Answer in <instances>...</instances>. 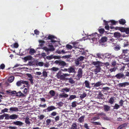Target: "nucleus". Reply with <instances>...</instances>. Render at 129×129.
Instances as JSON below:
<instances>
[{
  "mask_svg": "<svg viewBox=\"0 0 129 129\" xmlns=\"http://www.w3.org/2000/svg\"><path fill=\"white\" fill-rule=\"evenodd\" d=\"M22 84H25L27 86L29 85L28 82V81H24L22 80L18 81L16 83V85L17 86H20Z\"/></svg>",
  "mask_w": 129,
  "mask_h": 129,
  "instance_id": "5",
  "label": "nucleus"
},
{
  "mask_svg": "<svg viewBox=\"0 0 129 129\" xmlns=\"http://www.w3.org/2000/svg\"><path fill=\"white\" fill-rule=\"evenodd\" d=\"M54 62L56 64H58L59 65L62 67H64L65 66H67L66 65L67 64L66 62L61 60H56Z\"/></svg>",
  "mask_w": 129,
  "mask_h": 129,
  "instance_id": "3",
  "label": "nucleus"
},
{
  "mask_svg": "<svg viewBox=\"0 0 129 129\" xmlns=\"http://www.w3.org/2000/svg\"><path fill=\"white\" fill-rule=\"evenodd\" d=\"M48 46L50 48H48L46 47H44L43 48V49L47 52L48 54L49 53L48 52L49 51H53L55 50V48L52 45H49Z\"/></svg>",
  "mask_w": 129,
  "mask_h": 129,
  "instance_id": "2",
  "label": "nucleus"
},
{
  "mask_svg": "<svg viewBox=\"0 0 129 129\" xmlns=\"http://www.w3.org/2000/svg\"><path fill=\"white\" fill-rule=\"evenodd\" d=\"M128 51L129 52V50L127 49L123 50H122V53L124 54L127 53Z\"/></svg>",
  "mask_w": 129,
  "mask_h": 129,
  "instance_id": "50",
  "label": "nucleus"
},
{
  "mask_svg": "<svg viewBox=\"0 0 129 129\" xmlns=\"http://www.w3.org/2000/svg\"><path fill=\"white\" fill-rule=\"evenodd\" d=\"M121 48V47L119 46H116L114 48V50L116 51H118Z\"/></svg>",
  "mask_w": 129,
  "mask_h": 129,
  "instance_id": "42",
  "label": "nucleus"
},
{
  "mask_svg": "<svg viewBox=\"0 0 129 129\" xmlns=\"http://www.w3.org/2000/svg\"><path fill=\"white\" fill-rule=\"evenodd\" d=\"M55 38L54 36L49 35L47 38L49 40H51V42L52 43L55 42H56V41L54 40L53 39Z\"/></svg>",
  "mask_w": 129,
  "mask_h": 129,
  "instance_id": "11",
  "label": "nucleus"
},
{
  "mask_svg": "<svg viewBox=\"0 0 129 129\" xmlns=\"http://www.w3.org/2000/svg\"><path fill=\"white\" fill-rule=\"evenodd\" d=\"M43 76H42L45 77V78L47 77V72L46 71H43ZM42 76H41L42 77Z\"/></svg>",
  "mask_w": 129,
  "mask_h": 129,
  "instance_id": "43",
  "label": "nucleus"
},
{
  "mask_svg": "<svg viewBox=\"0 0 129 129\" xmlns=\"http://www.w3.org/2000/svg\"><path fill=\"white\" fill-rule=\"evenodd\" d=\"M99 31L101 34H103L105 32V30L103 28H100L98 29Z\"/></svg>",
  "mask_w": 129,
  "mask_h": 129,
  "instance_id": "38",
  "label": "nucleus"
},
{
  "mask_svg": "<svg viewBox=\"0 0 129 129\" xmlns=\"http://www.w3.org/2000/svg\"><path fill=\"white\" fill-rule=\"evenodd\" d=\"M53 58V55H51L50 56H48L46 57V58L49 60H51Z\"/></svg>",
  "mask_w": 129,
  "mask_h": 129,
  "instance_id": "49",
  "label": "nucleus"
},
{
  "mask_svg": "<svg viewBox=\"0 0 129 129\" xmlns=\"http://www.w3.org/2000/svg\"><path fill=\"white\" fill-rule=\"evenodd\" d=\"M120 105L117 104H116L114 106V109H117L120 108Z\"/></svg>",
  "mask_w": 129,
  "mask_h": 129,
  "instance_id": "39",
  "label": "nucleus"
},
{
  "mask_svg": "<svg viewBox=\"0 0 129 129\" xmlns=\"http://www.w3.org/2000/svg\"><path fill=\"white\" fill-rule=\"evenodd\" d=\"M124 102V101L122 100H121L119 102V104H120V105H119L120 106H122Z\"/></svg>",
  "mask_w": 129,
  "mask_h": 129,
  "instance_id": "55",
  "label": "nucleus"
},
{
  "mask_svg": "<svg viewBox=\"0 0 129 129\" xmlns=\"http://www.w3.org/2000/svg\"><path fill=\"white\" fill-rule=\"evenodd\" d=\"M92 85H94L93 87H99L102 85L101 81L98 82L96 83H93L91 84Z\"/></svg>",
  "mask_w": 129,
  "mask_h": 129,
  "instance_id": "12",
  "label": "nucleus"
},
{
  "mask_svg": "<svg viewBox=\"0 0 129 129\" xmlns=\"http://www.w3.org/2000/svg\"><path fill=\"white\" fill-rule=\"evenodd\" d=\"M58 68H56L55 67H53L51 69V70L54 71H57L58 70Z\"/></svg>",
  "mask_w": 129,
  "mask_h": 129,
  "instance_id": "58",
  "label": "nucleus"
},
{
  "mask_svg": "<svg viewBox=\"0 0 129 129\" xmlns=\"http://www.w3.org/2000/svg\"><path fill=\"white\" fill-rule=\"evenodd\" d=\"M34 62L33 61H30L28 62V65L29 66H31L32 65H33V63Z\"/></svg>",
  "mask_w": 129,
  "mask_h": 129,
  "instance_id": "62",
  "label": "nucleus"
},
{
  "mask_svg": "<svg viewBox=\"0 0 129 129\" xmlns=\"http://www.w3.org/2000/svg\"><path fill=\"white\" fill-rule=\"evenodd\" d=\"M84 84L86 87L88 88H91L90 86V83L88 81L85 80L84 82Z\"/></svg>",
  "mask_w": 129,
  "mask_h": 129,
  "instance_id": "20",
  "label": "nucleus"
},
{
  "mask_svg": "<svg viewBox=\"0 0 129 129\" xmlns=\"http://www.w3.org/2000/svg\"><path fill=\"white\" fill-rule=\"evenodd\" d=\"M84 58V57L83 56H81L77 59H78V61H79L80 62L82 61L83 60Z\"/></svg>",
  "mask_w": 129,
  "mask_h": 129,
  "instance_id": "40",
  "label": "nucleus"
},
{
  "mask_svg": "<svg viewBox=\"0 0 129 129\" xmlns=\"http://www.w3.org/2000/svg\"><path fill=\"white\" fill-rule=\"evenodd\" d=\"M104 110L106 112H108L110 110V107L108 105H105L104 106Z\"/></svg>",
  "mask_w": 129,
  "mask_h": 129,
  "instance_id": "13",
  "label": "nucleus"
},
{
  "mask_svg": "<svg viewBox=\"0 0 129 129\" xmlns=\"http://www.w3.org/2000/svg\"><path fill=\"white\" fill-rule=\"evenodd\" d=\"M29 50V53L31 55H33L36 52L35 50L33 48H29L27 50Z\"/></svg>",
  "mask_w": 129,
  "mask_h": 129,
  "instance_id": "22",
  "label": "nucleus"
},
{
  "mask_svg": "<svg viewBox=\"0 0 129 129\" xmlns=\"http://www.w3.org/2000/svg\"><path fill=\"white\" fill-rule=\"evenodd\" d=\"M76 102L74 101L72 103V106L73 107H75L76 106Z\"/></svg>",
  "mask_w": 129,
  "mask_h": 129,
  "instance_id": "56",
  "label": "nucleus"
},
{
  "mask_svg": "<svg viewBox=\"0 0 129 129\" xmlns=\"http://www.w3.org/2000/svg\"><path fill=\"white\" fill-rule=\"evenodd\" d=\"M119 23L121 24L124 25V24L126 22V21L125 20L123 19H121L119 20Z\"/></svg>",
  "mask_w": 129,
  "mask_h": 129,
  "instance_id": "23",
  "label": "nucleus"
},
{
  "mask_svg": "<svg viewBox=\"0 0 129 129\" xmlns=\"http://www.w3.org/2000/svg\"><path fill=\"white\" fill-rule=\"evenodd\" d=\"M50 94L52 96H54L55 94V91L53 90H51L49 92Z\"/></svg>",
  "mask_w": 129,
  "mask_h": 129,
  "instance_id": "34",
  "label": "nucleus"
},
{
  "mask_svg": "<svg viewBox=\"0 0 129 129\" xmlns=\"http://www.w3.org/2000/svg\"><path fill=\"white\" fill-rule=\"evenodd\" d=\"M32 58V57L31 55H28L24 57L23 59L25 61H26L28 60L31 59Z\"/></svg>",
  "mask_w": 129,
  "mask_h": 129,
  "instance_id": "16",
  "label": "nucleus"
},
{
  "mask_svg": "<svg viewBox=\"0 0 129 129\" xmlns=\"http://www.w3.org/2000/svg\"><path fill=\"white\" fill-rule=\"evenodd\" d=\"M70 90V88H66L62 89V91L63 92H64V91H65L66 92H69Z\"/></svg>",
  "mask_w": 129,
  "mask_h": 129,
  "instance_id": "30",
  "label": "nucleus"
},
{
  "mask_svg": "<svg viewBox=\"0 0 129 129\" xmlns=\"http://www.w3.org/2000/svg\"><path fill=\"white\" fill-rule=\"evenodd\" d=\"M12 124L18 126H21L24 124L22 122L19 121H14L12 122Z\"/></svg>",
  "mask_w": 129,
  "mask_h": 129,
  "instance_id": "8",
  "label": "nucleus"
},
{
  "mask_svg": "<svg viewBox=\"0 0 129 129\" xmlns=\"http://www.w3.org/2000/svg\"><path fill=\"white\" fill-rule=\"evenodd\" d=\"M36 65H38L39 66L42 67L44 65V63L42 62H39L38 64H36Z\"/></svg>",
  "mask_w": 129,
  "mask_h": 129,
  "instance_id": "46",
  "label": "nucleus"
},
{
  "mask_svg": "<svg viewBox=\"0 0 129 129\" xmlns=\"http://www.w3.org/2000/svg\"><path fill=\"white\" fill-rule=\"evenodd\" d=\"M87 95L86 93H84L83 94H81L80 96L81 99H82L85 97Z\"/></svg>",
  "mask_w": 129,
  "mask_h": 129,
  "instance_id": "31",
  "label": "nucleus"
},
{
  "mask_svg": "<svg viewBox=\"0 0 129 129\" xmlns=\"http://www.w3.org/2000/svg\"><path fill=\"white\" fill-rule=\"evenodd\" d=\"M104 95L102 94V93L101 92H100L98 95V99H102L103 98H102V97H103Z\"/></svg>",
  "mask_w": 129,
  "mask_h": 129,
  "instance_id": "33",
  "label": "nucleus"
},
{
  "mask_svg": "<svg viewBox=\"0 0 129 129\" xmlns=\"http://www.w3.org/2000/svg\"><path fill=\"white\" fill-rule=\"evenodd\" d=\"M29 118L28 117H26L25 119V122L26 124L28 125H30V122L29 121Z\"/></svg>",
  "mask_w": 129,
  "mask_h": 129,
  "instance_id": "25",
  "label": "nucleus"
},
{
  "mask_svg": "<svg viewBox=\"0 0 129 129\" xmlns=\"http://www.w3.org/2000/svg\"><path fill=\"white\" fill-rule=\"evenodd\" d=\"M76 98V96L75 95H70L69 99L70 100H72Z\"/></svg>",
  "mask_w": 129,
  "mask_h": 129,
  "instance_id": "37",
  "label": "nucleus"
},
{
  "mask_svg": "<svg viewBox=\"0 0 129 129\" xmlns=\"http://www.w3.org/2000/svg\"><path fill=\"white\" fill-rule=\"evenodd\" d=\"M115 77L118 79H125V76L123 73H119L117 74Z\"/></svg>",
  "mask_w": 129,
  "mask_h": 129,
  "instance_id": "6",
  "label": "nucleus"
},
{
  "mask_svg": "<svg viewBox=\"0 0 129 129\" xmlns=\"http://www.w3.org/2000/svg\"><path fill=\"white\" fill-rule=\"evenodd\" d=\"M121 34L119 32H116L114 33V37L115 38H119L121 37Z\"/></svg>",
  "mask_w": 129,
  "mask_h": 129,
  "instance_id": "15",
  "label": "nucleus"
},
{
  "mask_svg": "<svg viewBox=\"0 0 129 129\" xmlns=\"http://www.w3.org/2000/svg\"><path fill=\"white\" fill-rule=\"evenodd\" d=\"M77 125L76 123H73L71 127V129H77Z\"/></svg>",
  "mask_w": 129,
  "mask_h": 129,
  "instance_id": "26",
  "label": "nucleus"
},
{
  "mask_svg": "<svg viewBox=\"0 0 129 129\" xmlns=\"http://www.w3.org/2000/svg\"><path fill=\"white\" fill-rule=\"evenodd\" d=\"M59 96L61 98H67L68 95L65 93H63L62 94H59Z\"/></svg>",
  "mask_w": 129,
  "mask_h": 129,
  "instance_id": "28",
  "label": "nucleus"
},
{
  "mask_svg": "<svg viewBox=\"0 0 129 129\" xmlns=\"http://www.w3.org/2000/svg\"><path fill=\"white\" fill-rule=\"evenodd\" d=\"M53 58L54 59H60V57L59 56H53Z\"/></svg>",
  "mask_w": 129,
  "mask_h": 129,
  "instance_id": "59",
  "label": "nucleus"
},
{
  "mask_svg": "<svg viewBox=\"0 0 129 129\" xmlns=\"http://www.w3.org/2000/svg\"><path fill=\"white\" fill-rule=\"evenodd\" d=\"M107 38L106 37H104L101 38L100 40V42L101 43H104L107 40Z\"/></svg>",
  "mask_w": 129,
  "mask_h": 129,
  "instance_id": "24",
  "label": "nucleus"
},
{
  "mask_svg": "<svg viewBox=\"0 0 129 129\" xmlns=\"http://www.w3.org/2000/svg\"><path fill=\"white\" fill-rule=\"evenodd\" d=\"M116 69L117 68L114 67L113 68L110 69L109 70L111 72H112L115 71L116 70Z\"/></svg>",
  "mask_w": 129,
  "mask_h": 129,
  "instance_id": "47",
  "label": "nucleus"
},
{
  "mask_svg": "<svg viewBox=\"0 0 129 129\" xmlns=\"http://www.w3.org/2000/svg\"><path fill=\"white\" fill-rule=\"evenodd\" d=\"M51 120L49 119H48L46 121V124L47 126L51 124Z\"/></svg>",
  "mask_w": 129,
  "mask_h": 129,
  "instance_id": "35",
  "label": "nucleus"
},
{
  "mask_svg": "<svg viewBox=\"0 0 129 129\" xmlns=\"http://www.w3.org/2000/svg\"><path fill=\"white\" fill-rule=\"evenodd\" d=\"M57 113L55 112H52L50 114V115H51V117H52V116H55V115H56L57 114Z\"/></svg>",
  "mask_w": 129,
  "mask_h": 129,
  "instance_id": "51",
  "label": "nucleus"
},
{
  "mask_svg": "<svg viewBox=\"0 0 129 129\" xmlns=\"http://www.w3.org/2000/svg\"><path fill=\"white\" fill-rule=\"evenodd\" d=\"M45 116L44 115H41L39 116V117L40 120H42L44 118Z\"/></svg>",
  "mask_w": 129,
  "mask_h": 129,
  "instance_id": "60",
  "label": "nucleus"
},
{
  "mask_svg": "<svg viewBox=\"0 0 129 129\" xmlns=\"http://www.w3.org/2000/svg\"><path fill=\"white\" fill-rule=\"evenodd\" d=\"M110 22L113 25H115L117 23V22L114 20H111L110 21Z\"/></svg>",
  "mask_w": 129,
  "mask_h": 129,
  "instance_id": "52",
  "label": "nucleus"
},
{
  "mask_svg": "<svg viewBox=\"0 0 129 129\" xmlns=\"http://www.w3.org/2000/svg\"><path fill=\"white\" fill-rule=\"evenodd\" d=\"M125 32L127 34H129V28H126Z\"/></svg>",
  "mask_w": 129,
  "mask_h": 129,
  "instance_id": "63",
  "label": "nucleus"
},
{
  "mask_svg": "<svg viewBox=\"0 0 129 129\" xmlns=\"http://www.w3.org/2000/svg\"><path fill=\"white\" fill-rule=\"evenodd\" d=\"M68 72L70 73L75 72V69L73 68L72 67H70V68L68 69Z\"/></svg>",
  "mask_w": 129,
  "mask_h": 129,
  "instance_id": "17",
  "label": "nucleus"
},
{
  "mask_svg": "<svg viewBox=\"0 0 129 129\" xmlns=\"http://www.w3.org/2000/svg\"><path fill=\"white\" fill-rule=\"evenodd\" d=\"M48 110L49 112L51 111L56 109V108L54 106H51L47 107Z\"/></svg>",
  "mask_w": 129,
  "mask_h": 129,
  "instance_id": "19",
  "label": "nucleus"
},
{
  "mask_svg": "<svg viewBox=\"0 0 129 129\" xmlns=\"http://www.w3.org/2000/svg\"><path fill=\"white\" fill-rule=\"evenodd\" d=\"M104 22L105 23V25L106 26H108L109 25L108 23L110 22V21H106L105 20H103Z\"/></svg>",
  "mask_w": 129,
  "mask_h": 129,
  "instance_id": "61",
  "label": "nucleus"
},
{
  "mask_svg": "<svg viewBox=\"0 0 129 129\" xmlns=\"http://www.w3.org/2000/svg\"><path fill=\"white\" fill-rule=\"evenodd\" d=\"M126 28L123 27H120L119 28L118 30L122 32H125Z\"/></svg>",
  "mask_w": 129,
  "mask_h": 129,
  "instance_id": "32",
  "label": "nucleus"
},
{
  "mask_svg": "<svg viewBox=\"0 0 129 129\" xmlns=\"http://www.w3.org/2000/svg\"><path fill=\"white\" fill-rule=\"evenodd\" d=\"M114 96L111 97L108 102V103L111 104H113L114 102Z\"/></svg>",
  "mask_w": 129,
  "mask_h": 129,
  "instance_id": "18",
  "label": "nucleus"
},
{
  "mask_svg": "<svg viewBox=\"0 0 129 129\" xmlns=\"http://www.w3.org/2000/svg\"><path fill=\"white\" fill-rule=\"evenodd\" d=\"M83 71L82 70L81 68H79L77 76L78 79H77L79 80L82 77Z\"/></svg>",
  "mask_w": 129,
  "mask_h": 129,
  "instance_id": "7",
  "label": "nucleus"
},
{
  "mask_svg": "<svg viewBox=\"0 0 129 129\" xmlns=\"http://www.w3.org/2000/svg\"><path fill=\"white\" fill-rule=\"evenodd\" d=\"M66 48L68 49H71L73 48L72 47L71 45L69 44H67L66 45Z\"/></svg>",
  "mask_w": 129,
  "mask_h": 129,
  "instance_id": "48",
  "label": "nucleus"
},
{
  "mask_svg": "<svg viewBox=\"0 0 129 129\" xmlns=\"http://www.w3.org/2000/svg\"><path fill=\"white\" fill-rule=\"evenodd\" d=\"M69 83L70 84H73L74 83V80L72 78H70L69 79Z\"/></svg>",
  "mask_w": 129,
  "mask_h": 129,
  "instance_id": "44",
  "label": "nucleus"
},
{
  "mask_svg": "<svg viewBox=\"0 0 129 129\" xmlns=\"http://www.w3.org/2000/svg\"><path fill=\"white\" fill-rule=\"evenodd\" d=\"M61 72H59L56 75V77L57 78L59 79L60 76L61 75Z\"/></svg>",
  "mask_w": 129,
  "mask_h": 129,
  "instance_id": "53",
  "label": "nucleus"
},
{
  "mask_svg": "<svg viewBox=\"0 0 129 129\" xmlns=\"http://www.w3.org/2000/svg\"><path fill=\"white\" fill-rule=\"evenodd\" d=\"M14 77H11L10 78L8 79V81L9 82H12L14 80Z\"/></svg>",
  "mask_w": 129,
  "mask_h": 129,
  "instance_id": "41",
  "label": "nucleus"
},
{
  "mask_svg": "<svg viewBox=\"0 0 129 129\" xmlns=\"http://www.w3.org/2000/svg\"><path fill=\"white\" fill-rule=\"evenodd\" d=\"M16 95L19 97H24L25 96V95L22 93L21 91H19L17 92H16Z\"/></svg>",
  "mask_w": 129,
  "mask_h": 129,
  "instance_id": "14",
  "label": "nucleus"
},
{
  "mask_svg": "<svg viewBox=\"0 0 129 129\" xmlns=\"http://www.w3.org/2000/svg\"><path fill=\"white\" fill-rule=\"evenodd\" d=\"M11 46L12 47H14L17 48L18 46V45L17 43H15L14 45L12 44L11 45Z\"/></svg>",
  "mask_w": 129,
  "mask_h": 129,
  "instance_id": "36",
  "label": "nucleus"
},
{
  "mask_svg": "<svg viewBox=\"0 0 129 129\" xmlns=\"http://www.w3.org/2000/svg\"><path fill=\"white\" fill-rule=\"evenodd\" d=\"M97 115L99 116H105L106 115V114L105 113L102 112L101 113H98L97 114Z\"/></svg>",
  "mask_w": 129,
  "mask_h": 129,
  "instance_id": "45",
  "label": "nucleus"
},
{
  "mask_svg": "<svg viewBox=\"0 0 129 129\" xmlns=\"http://www.w3.org/2000/svg\"><path fill=\"white\" fill-rule=\"evenodd\" d=\"M101 62L99 61H92V64L95 66V68L94 69L93 72L95 74L100 72L101 68L100 65Z\"/></svg>",
  "mask_w": 129,
  "mask_h": 129,
  "instance_id": "1",
  "label": "nucleus"
},
{
  "mask_svg": "<svg viewBox=\"0 0 129 129\" xmlns=\"http://www.w3.org/2000/svg\"><path fill=\"white\" fill-rule=\"evenodd\" d=\"M128 123H123L119 125L117 128V129H122L127 126Z\"/></svg>",
  "mask_w": 129,
  "mask_h": 129,
  "instance_id": "10",
  "label": "nucleus"
},
{
  "mask_svg": "<svg viewBox=\"0 0 129 129\" xmlns=\"http://www.w3.org/2000/svg\"><path fill=\"white\" fill-rule=\"evenodd\" d=\"M18 117V115L16 114H12L11 115L7 114V120L16 119Z\"/></svg>",
  "mask_w": 129,
  "mask_h": 129,
  "instance_id": "4",
  "label": "nucleus"
},
{
  "mask_svg": "<svg viewBox=\"0 0 129 129\" xmlns=\"http://www.w3.org/2000/svg\"><path fill=\"white\" fill-rule=\"evenodd\" d=\"M84 116H82L80 117L78 119L80 123L84 121Z\"/></svg>",
  "mask_w": 129,
  "mask_h": 129,
  "instance_id": "29",
  "label": "nucleus"
},
{
  "mask_svg": "<svg viewBox=\"0 0 129 129\" xmlns=\"http://www.w3.org/2000/svg\"><path fill=\"white\" fill-rule=\"evenodd\" d=\"M92 123L94 125H99L102 126L101 124L99 122H93Z\"/></svg>",
  "mask_w": 129,
  "mask_h": 129,
  "instance_id": "54",
  "label": "nucleus"
},
{
  "mask_svg": "<svg viewBox=\"0 0 129 129\" xmlns=\"http://www.w3.org/2000/svg\"><path fill=\"white\" fill-rule=\"evenodd\" d=\"M77 43H74L73 44V48L75 49H76L77 48H78V46L77 45Z\"/></svg>",
  "mask_w": 129,
  "mask_h": 129,
  "instance_id": "57",
  "label": "nucleus"
},
{
  "mask_svg": "<svg viewBox=\"0 0 129 129\" xmlns=\"http://www.w3.org/2000/svg\"><path fill=\"white\" fill-rule=\"evenodd\" d=\"M84 127L86 129H90L89 128V127L88 126L87 124L86 123H85L84 124Z\"/></svg>",
  "mask_w": 129,
  "mask_h": 129,
  "instance_id": "64",
  "label": "nucleus"
},
{
  "mask_svg": "<svg viewBox=\"0 0 129 129\" xmlns=\"http://www.w3.org/2000/svg\"><path fill=\"white\" fill-rule=\"evenodd\" d=\"M4 117H5V119L7 120V114L4 113L3 114L0 115V120L3 119Z\"/></svg>",
  "mask_w": 129,
  "mask_h": 129,
  "instance_id": "21",
  "label": "nucleus"
},
{
  "mask_svg": "<svg viewBox=\"0 0 129 129\" xmlns=\"http://www.w3.org/2000/svg\"><path fill=\"white\" fill-rule=\"evenodd\" d=\"M10 110L11 111L17 112L18 111V108L16 107H11L10 108Z\"/></svg>",
  "mask_w": 129,
  "mask_h": 129,
  "instance_id": "27",
  "label": "nucleus"
},
{
  "mask_svg": "<svg viewBox=\"0 0 129 129\" xmlns=\"http://www.w3.org/2000/svg\"><path fill=\"white\" fill-rule=\"evenodd\" d=\"M118 86L119 87H125V86L129 85V82H125L123 83L118 84Z\"/></svg>",
  "mask_w": 129,
  "mask_h": 129,
  "instance_id": "9",
  "label": "nucleus"
}]
</instances>
